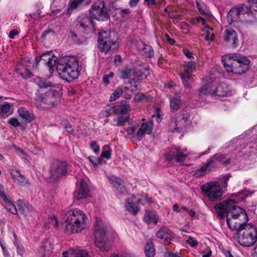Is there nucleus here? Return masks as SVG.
<instances>
[{"label": "nucleus", "instance_id": "nucleus-31", "mask_svg": "<svg viewBox=\"0 0 257 257\" xmlns=\"http://www.w3.org/2000/svg\"><path fill=\"white\" fill-rule=\"evenodd\" d=\"M66 5V0H54L52 3L51 8L54 11L60 12Z\"/></svg>", "mask_w": 257, "mask_h": 257}, {"label": "nucleus", "instance_id": "nucleus-12", "mask_svg": "<svg viewBox=\"0 0 257 257\" xmlns=\"http://www.w3.org/2000/svg\"><path fill=\"white\" fill-rule=\"evenodd\" d=\"M189 155L190 153L186 148H181L179 147L172 148L171 150L165 154L168 160H174L177 163L183 162Z\"/></svg>", "mask_w": 257, "mask_h": 257}, {"label": "nucleus", "instance_id": "nucleus-62", "mask_svg": "<svg viewBox=\"0 0 257 257\" xmlns=\"http://www.w3.org/2000/svg\"><path fill=\"white\" fill-rule=\"evenodd\" d=\"M9 123L15 127L19 126L20 124L18 119L16 118H11L9 120Z\"/></svg>", "mask_w": 257, "mask_h": 257}, {"label": "nucleus", "instance_id": "nucleus-42", "mask_svg": "<svg viewBox=\"0 0 257 257\" xmlns=\"http://www.w3.org/2000/svg\"><path fill=\"white\" fill-rule=\"evenodd\" d=\"M131 86L130 89L132 92L136 91L140 89V81L136 77L132 78L130 82Z\"/></svg>", "mask_w": 257, "mask_h": 257}, {"label": "nucleus", "instance_id": "nucleus-7", "mask_svg": "<svg viewBox=\"0 0 257 257\" xmlns=\"http://www.w3.org/2000/svg\"><path fill=\"white\" fill-rule=\"evenodd\" d=\"M117 35L113 31H104L98 34V48L101 52L107 53L118 47Z\"/></svg>", "mask_w": 257, "mask_h": 257}, {"label": "nucleus", "instance_id": "nucleus-48", "mask_svg": "<svg viewBox=\"0 0 257 257\" xmlns=\"http://www.w3.org/2000/svg\"><path fill=\"white\" fill-rule=\"evenodd\" d=\"M144 99H145L147 101H149L151 100V96H145L143 93H138L134 96V100L135 102H140Z\"/></svg>", "mask_w": 257, "mask_h": 257}, {"label": "nucleus", "instance_id": "nucleus-33", "mask_svg": "<svg viewBox=\"0 0 257 257\" xmlns=\"http://www.w3.org/2000/svg\"><path fill=\"white\" fill-rule=\"evenodd\" d=\"M142 49L141 51L142 54L145 57L151 58L154 55V51L152 47L144 43H142Z\"/></svg>", "mask_w": 257, "mask_h": 257}, {"label": "nucleus", "instance_id": "nucleus-29", "mask_svg": "<svg viewBox=\"0 0 257 257\" xmlns=\"http://www.w3.org/2000/svg\"><path fill=\"white\" fill-rule=\"evenodd\" d=\"M149 74V67L146 66L144 68H142L139 71H135L133 72L134 77H136L138 80H142L146 78V77Z\"/></svg>", "mask_w": 257, "mask_h": 257}, {"label": "nucleus", "instance_id": "nucleus-21", "mask_svg": "<svg viewBox=\"0 0 257 257\" xmlns=\"http://www.w3.org/2000/svg\"><path fill=\"white\" fill-rule=\"evenodd\" d=\"M153 124L152 121H149L146 123L143 122L136 135L139 137H143L146 134L150 135L153 130Z\"/></svg>", "mask_w": 257, "mask_h": 257}, {"label": "nucleus", "instance_id": "nucleus-1", "mask_svg": "<svg viewBox=\"0 0 257 257\" xmlns=\"http://www.w3.org/2000/svg\"><path fill=\"white\" fill-rule=\"evenodd\" d=\"M235 204L234 200L229 199L214 206L217 215L220 219L224 218L226 214L228 226L232 230L238 228L240 225L248 221L246 212Z\"/></svg>", "mask_w": 257, "mask_h": 257}, {"label": "nucleus", "instance_id": "nucleus-30", "mask_svg": "<svg viewBox=\"0 0 257 257\" xmlns=\"http://www.w3.org/2000/svg\"><path fill=\"white\" fill-rule=\"evenodd\" d=\"M180 99L181 96L178 94L170 98V107L172 111H176L180 108L181 105Z\"/></svg>", "mask_w": 257, "mask_h": 257}, {"label": "nucleus", "instance_id": "nucleus-19", "mask_svg": "<svg viewBox=\"0 0 257 257\" xmlns=\"http://www.w3.org/2000/svg\"><path fill=\"white\" fill-rule=\"evenodd\" d=\"M214 89V95L226 96L230 95L231 93V91L229 89L228 86L225 83H222L219 84L215 82Z\"/></svg>", "mask_w": 257, "mask_h": 257}, {"label": "nucleus", "instance_id": "nucleus-22", "mask_svg": "<svg viewBox=\"0 0 257 257\" xmlns=\"http://www.w3.org/2000/svg\"><path fill=\"white\" fill-rule=\"evenodd\" d=\"M92 0H72L69 2V7L67 12L68 14H71L73 10L84 5H89Z\"/></svg>", "mask_w": 257, "mask_h": 257}, {"label": "nucleus", "instance_id": "nucleus-36", "mask_svg": "<svg viewBox=\"0 0 257 257\" xmlns=\"http://www.w3.org/2000/svg\"><path fill=\"white\" fill-rule=\"evenodd\" d=\"M144 221L148 224H156L158 222V219L155 215L151 212H147L144 217Z\"/></svg>", "mask_w": 257, "mask_h": 257}, {"label": "nucleus", "instance_id": "nucleus-60", "mask_svg": "<svg viewBox=\"0 0 257 257\" xmlns=\"http://www.w3.org/2000/svg\"><path fill=\"white\" fill-rule=\"evenodd\" d=\"M14 244L17 248V252L21 255H22L24 252V248L23 246L18 242H14Z\"/></svg>", "mask_w": 257, "mask_h": 257}, {"label": "nucleus", "instance_id": "nucleus-32", "mask_svg": "<svg viewBox=\"0 0 257 257\" xmlns=\"http://www.w3.org/2000/svg\"><path fill=\"white\" fill-rule=\"evenodd\" d=\"M136 200V197L133 196L132 199V202H129V199H128L127 201V203L125 205V207L128 211L133 214L134 215H136L138 212V208L136 204L133 202Z\"/></svg>", "mask_w": 257, "mask_h": 257}, {"label": "nucleus", "instance_id": "nucleus-49", "mask_svg": "<svg viewBox=\"0 0 257 257\" xmlns=\"http://www.w3.org/2000/svg\"><path fill=\"white\" fill-rule=\"evenodd\" d=\"M88 159L94 168H96L98 165L102 164V160L100 158L91 156L88 157Z\"/></svg>", "mask_w": 257, "mask_h": 257}, {"label": "nucleus", "instance_id": "nucleus-44", "mask_svg": "<svg viewBox=\"0 0 257 257\" xmlns=\"http://www.w3.org/2000/svg\"><path fill=\"white\" fill-rule=\"evenodd\" d=\"M196 3L200 14L201 15L207 14L208 10L206 5L201 0H196Z\"/></svg>", "mask_w": 257, "mask_h": 257}, {"label": "nucleus", "instance_id": "nucleus-5", "mask_svg": "<svg viewBox=\"0 0 257 257\" xmlns=\"http://www.w3.org/2000/svg\"><path fill=\"white\" fill-rule=\"evenodd\" d=\"M222 63L227 72L240 74L248 69L250 61L244 56L234 53L224 57Z\"/></svg>", "mask_w": 257, "mask_h": 257}, {"label": "nucleus", "instance_id": "nucleus-23", "mask_svg": "<svg viewBox=\"0 0 257 257\" xmlns=\"http://www.w3.org/2000/svg\"><path fill=\"white\" fill-rule=\"evenodd\" d=\"M216 159L214 158V156L205 164L203 165L199 169L196 171V174L198 176H202L206 172L209 171L212 169L216 166Z\"/></svg>", "mask_w": 257, "mask_h": 257}, {"label": "nucleus", "instance_id": "nucleus-37", "mask_svg": "<svg viewBox=\"0 0 257 257\" xmlns=\"http://www.w3.org/2000/svg\"><path fill=\"white\" fill-rule=\"evenodd\" d=\"M145 253L147 257H154L155 254V250L152 242H148L145 248Z\"/></svg>", "mask_w": 257, "mask_h": 257}, {"label": "nucleus", "instance_id": "nucleus-25", "mask_svg": "<svg viewBox=\"0 0 257 257\" xmlns=\"http://www.w3.org/2000/svg\"><path fill=\"white\" fill-rule=\"evenodd\" d=\"M41 60L44 61V64L49 67L50 69L56 64L57 58L54 55L48 53L43 54L41 57Z\"/></svg>", "mask_w": 257, "mask_h": 257}, {"label": "nucleus", "instance_id": "nucleus-39", "mask_svg": "<svg viewBox=\"0 0 257 257\" xmlns=\"http://www.w3.org/2000/svg\"><path fill=\"white\" fill-rule=\"evenodd\" d=\"M156 236L158 238H160L165 240H169L171 238L170 234L168 232L167 229L165 228H161L156 233Z\"/></svg>", "mask_w": 257, "mask_h": 257}, {"label": "nucleus", "instance_id": "nucleus-11", "mask_svg": "<svg viewBox=\"0 0 257 257\" xmlns=\"http://www.w3.org/2000/svg\"><path fill=\"white\" fill-rule=\"evenodd\" d=\"M49 171L51 177L54 180L62 178L67 173V164L63 161L55 160L50 166Z\"/></svg>", "mask_w": 257, "mask_h": 257}, {"label": "nucleus", "instance_id": "nucleus-40", "mask_svg": "<svg viewBox=\"0 0 257 257\" xmlns=\"http://www.w3.org/2000/svg\"><path fill=\"white\" fill-rule=\"evenodd\" d=\"M6 203L5 208L8 211L10 212L13 214H17L18 213L17 209L15 205L11 200L10 198L8 199V201H4Z\"/></svg>", "mask_w": 257, "mask_h": 257}, {"label": "nucleus", "instance_id": "nucleus-46", "mask_svg": "<svg viewBox=\"0 0 257 257\" xmlns=\"http://www.w3.org/2000/svg\"><path fill=\"white\" fill-rule=\"evenodd\" d=\"M17 72L19 75H20L23 78L26 79L31 77L32 75L31 72L28 69H22L21 68H18L17 70Z\"/></svg>", "mask_w": 257, "mask_h": 257}, {"label": "nucleus", "instance_id": "nucleus-14", "mask_svg": "<svg viewBox=\"0 0 257 257\" xmlns=\"http://www.w3.org/2000/svg\"><path fill=\"white\" fill-rule=\"evenodd\" d=\"M89 192L87 184L81 179L79 182L77 183V189L74 192V198L77 200L86 198L88 196Z\"/></svg>", "mask_w": 257, "mask_h": 257}, {"label": "nucleus", "instance_id": "nucleus-8", "mask_svg": "<svg viewBox=\"0 0 257 257\" xmlns=\"http://www.w3.org/2000/svg\"><path fill=\"white\" fill-rule=\"evenodd\" d=\"M201 190L208 199L212 202L221 199L223 193L220 184L215 181L203 184L201 186Z\"/></svg>", "mask_w": 257, "mask_h": 257}, {"label": "nucleus", "instance_id": "nucleus-54", "mask_svg": "<svg viewBox=\"0 0 257 257\" xmlns=\"http://www.w3.org/2000/svg\"><path fill=\"white\" fill-rule=\"evenodd\" d=\"M90 146L91 149L96 154H97L99 153L100 147L96 141H91Z\"/></svg>", "mask_w": 257, "mask_h": 257}, {"label": "nucleus", "instance_id": "nucleus-56", "mask_svg": "<svg viewBox=\"0 0 257 257\" xmlns=\"http://www.w3.org/2000/svg\"><path fill=\"white\" fill-rule=\"evenodd\" d=\"M186 242L191 247H195L198 245V241L191 236H189Z\"/></svg>", "mask_w": 257, "mask_h": 257}, {"label": "nucleus", "instance_id": "nucleus-26", "mask_svg": "<svg viewBox=\"0 0 257 257\" xmlns=\"http://www.w3.org/2000/svg\"><path fill=\"white\" fill-rule=\"evenodd\" d=\"M95 245L102 251H108L111 246V242L110 240L105 238L95 239Z\"/></svg>", "mask_w": 257, "mask_h": 257}, {"label": "nucleus", "instance_id": "nucleus-55", "mask_svg": "<svg viewBox=\"0 0 257 257\" xmlns=\"http://www.w3.org/2000/svg\"><path fill=\"white\" fill-rule=\"evenodd\" d=\"M248 3L249 10L257 11V0H249Z\"/></svg>", "mask_w": 257, "mask_h": 257}, {"label": "nucleus", "instance_id": "nucleus-9", "mask_svg": "<svg viewBox=\"0 0 257 257\" xmlns=\"http://www.w3.org/2000/svg\"><path fill=\"white\" fill-rule=\"evenodd\" d=\"M90 15L92 18L102 21L107 20L109 17L108 10L103 1L95 3L92 6Z\"/></svg>", "mask_w": 257, "mask_h": 257}, {"label": "nucleus", "instance_id": "nucleus-59", "mask_svg": "<svg viewBox=\"0 0 257 257\" xmlns=\"http://www.w3.org/2000/svg\"><path fill=\"white\" fill-rule=\"evenodd\" d=\"M4 190V186L0 184V196L3 198L4 201H8V199L10 198V197L5 193Z\"/></svg>", "mask_w": 257, "mask_h": 257}, {"label": "nucleus", "instance_id": "nucleus-17", "mask_svg": "<svg viewBox=\"0 0 257 257\" xmlns=\"http://www.w3.org/2000/svg\"><path fill=\"white\" fill-rule=\"evenodd\" d=\"M224 40L230 45L231 47L236 48L238 44V39L236 32L230 28L226 29L224 33Z\"/></svg>", "mask_w": 257, "mask_h": 257}, {"label": "nucleus", "instance_id": "nucleus-41", "mask_svg": "<svg viewBox=\"0 0 257 257\" xmlns=\"http://www.w3.org/2000/svg\"><path fill=\"white\" fill-rule=\"evenodd\" d=\"M183 66L184 68L183 73L192 74L195 70V63L193 62H185Z\"/></svg>", "mask_w": 257, "mask_h": 257}, {"label": "nucleus", "instance_id": "nucleus-20", "mask_svg": "<svg viewBox=\"0 0 257 257\" xmlns=\"http://www.w3.org/2000/svg\"><path fill=\"white\" fill-rule=\"evenodd\" d=\"M53 247L50 241L45 240L40 246L38 251L41 257H46L50 255L52 252Z\"/></svg>", "mask_w": 257, "mask_h": 257}, {"label": "nucleus", "instance_id": "nucleus-43", "mask_svg": "<svg viewBox=\"0 0 257 257\" xmlns=\"http://www.w3.org/2000/svg\"><path fill=\"white\" fill-rule=\"evenodd\" d=\"M129 115H121L114 118L113 120L116 122L114 125L117 126L122 125L123 122L127 121L129 119Z\"/></svg>", "mask_w": 257, "mask_h": 257}, {"label": "nucleus", "instance_id": "nucleus-51", "mask_svg": "<svg viewBox=\"0 0 257 257\" xmlns=\"http://www.w3.org/2000/svg\"><path fill=\"white\" fill-rule=\"evenodd\" d=\"M109 179L113 186L116 189H118V187H119V186H120V184L121 183V180L119 178L113 175L109 177Z\"/></svg>", "mask_w": 257, "mask_h": 257}, {"label": "nucleus", "instance_id": "nucleus-6", "mask_svg": "<svg viewBox=\"0 0 257 257\" xmlns=\"http://www.w3.org/2000/svg\"><path fill=\"white\" fill-rule=\"evenodd\" d=\"M233 230L237 231V241L242 246H251L257 241V228L254 225L244 222Z\"/></svg>", "mask_w": 257, "mask_h": 257}, {"label": "nucleus", "instance_id": "nucleus-63", "mask_svg": "<svg viewBox=\"0 0 257 257\" xmlns=\"http://www.w3.org/2000/svg\"><path fill=\"white\" fill-rule=\"evenodd\" d=\"M48 35L54 36L55 32L53 31L50 30H47L45 31L42 35V38L44 39H46L47 36Z\"/></svg>", "mask_w": 257, "mask_h": 257}, {"label": "nucleus", "instance_id": "nucleus-35", "mask_svg": "<svg viewBox=\"0 0 257 257\" xmlns=\"http://www.w3.org/2000/svg\"><path fill=\"white\" fill-rule=\"evenodd\" d=\"M69 251L74 257H89L88 252L85 250L79 248H71Z\"/></svg>", "mask_w": 257, "mask_h": 257}, {"label": "nucleus", "instance_id": "nucleus-57", "mask_svg": "<svg viewBox=\"0 0 257 257\" xmlns=\"http://www.w3.org/2000/svg\"><path fill=\"white\" fill-rule=\"evenodd\" d=\"M64 125L65 130L69 134H70L73 135H74V130L72 127V126L69 122H64Z\"/></svg>", "mask_w": 257, "mask_h": 257}, {"label": "nucleus", "instance_id": "nucleus-27", "mask_svg": "<svg viewBox=\"0 0 257 257\" xmlns=\"http://www.w3.org/2000/svg\"><path fill=\"white\" fill-rule=\"evenodd\" d=\"M11 174L13 179L19 185L25 186L29 184L28 180L18 171H16L15 173H12Z\"/></svg>", "mask_w": 257, "mask_h": 257}, {"label": "nucleus", "instance_id": "nucleus-47", "mask_svg": "<svg viewBox=\"0 0 257 257\" xmlns=\"http://www.w3.org/2000/svg\"><path fill=\"white\" fill-rule=\"evenodd\" d=\"M133 72L134 71L130 69L123 70L121 72V78L123 79L129 78L130 80H132V78L134 77Z\"/></svg>", "mask_w": 257, "mask_h": 257}, {"label": "nucleus", "instance_id": "nucleus-28", "mask_svg": "<svg viewBox=\"0 0 257 257\" xmlns=\"http://www.w3.org/2000/svg\"><path fill=\"white\" fill-rule=\"evenodd\" d=\"M235 156L233 157L229 156L228 155L223 154H216L214 156V158L216 159V161L222 164H227L230 163H234L233 160L235 158Z\"/></svg>", "mask_w": 257, "mask_h": 257}, {"label": "nucleus", "instance_id": "nucleus-16", "mask_svg": "<svg viewBox=\"0 0 257 257\" xmlns=\"http://www.w3.org/2000/svg\"><path fill=\"white\" fill-rule=\"evenodd\" d=\"M107 226L101 220L96 218L94 225V236L95 239L105 238Z\"/></svg>", "mask_w": 257, "mask_h": 257}, {"label": "nucleus", "instance_id": "nucleus-64", "mask_svg": "<svg viewBox=\"0 0 257 257\" xmlns=\"http://www.w3.org/2000/svg\"><path fill=\"white\" fill-rule=\"evenodd\" d=\"M17 205L19 209L23 212L25 211V204L22 200H18L17 201Z\"/></svg>", "mask_w": 257, "mask_h": 257}, {"label": "nucleus", "instance_id": "nucleus-24", "mask_svg": "<svg viewBox=\"0 0 257 257\" xmlns=\"http://www.w3.org/2000/svg\"><path fill=\"white\" fill-rule=\"evenodd\" d=\"M130 108V105L126 102H122L113 106V113L121 114V115H128L127 111Z\"/></svg>", "mask_w": 257, "mask_h": 257}, {"label": "nucleus", "instance_id": "nucleus-58", "mask_svg": "<svg viewBox=\"0 0 257 257\" xmlns=\"http://www.w3.org/2000/svg\"><path fill=\"white\" fill-rule=\"evenodd\" d=\"M50 223L52 224L55 227L59 226L58 220L55 216H51L49 217Z\"/></svg>", "mask_w": 257, "mask_h": 257}, {"label": "nucleus", "instance_id": "nucleus-2", "mask_svg": "<svg viewBox=\"0 0 257 257\" xmlns=\"http://www.w3.org/2000/svg\"><path fill=\"white\" fill-rule=\"evenodd\" d=\"M37 85L41 88H50L45 93H38L35 99L47 105L48 108L57 106L61 99V94L60 93V88L53 86L52 83L42 78H38L36 80Z\"/></svg>", "mask_w": 257, "mask_h": 257}, {"label": "nucleus", "instance_id": "nucleus-52", "mask_svg": "<svg viewBox=\"0 0 257 257\" xmlns=\"http://www.w3.org/2000/svg\"><path fill=\"white\" fill-rule=\"evenodd\" d=\"M10 108L11 106L8 103L1 105L0 110V117H3L4 114L7 113L10 111Z\"/></svg>", "mask_w": 257, "mask_h": 257}, {"label": "nucleus", "instance_id": "nucleus-53", "mask_svg": "<svg viewBox=\"0 0 257 257\" xmlns=\"http://www.w3.org/2000/svg\"><path fill=\"white\" fill-rule=\"evenodd\" d=\"M113 113V106L104 108L101 111V115L103 117H108L112 113Z\"/></svg>", "mask_w": 257, "mask_h": 257}, {"label": "nucleus", "instance_id": "nucleus-34", "mask_svg": "<svg viewBox=\"0 0 257 257\" xmlns=\"http://www.w3.org/2000/svg\"><path fill=\"white\" fill-rule=\"evenodd\" d=\"M18 113L20 116L27 121L30 122L33 119V116L29 114L27 109L24 107L19 108L18 109Z\"/></svg>", "mask_w": 257, "mask_h": 257}, {"label": "nucleus", "instance_id": "nucleus-13", "mask_svg": "<svg viewBox=\"0 0 257 257\" xmlns=\"http://www.w3.org/2000/svg\"><path fill=\"white\" fill-rule=\"evenodd\" d=\"M249 9L245 5L241 7H235L231 9L228 13L226 20L230 25L240 20V16L249 12Z\"/></svg>", "mask_w": 257, "mask_h": 257}, {"label": "nucleus", "instance_id": "nucleus-45", "mask_svg": "<svg viewBox=\"0 0 257 257\" xmlns=\"http://www.w3.org/2000/svg\"><path fill=\"white\" fill-rule=\"evenodd\" d=\"M111 149L108 146L105 145L103 147L100 157L106 159H109L111 158Z\"/></svg>", "mask_w": 257, "mask_h": 257}, {"label": "nucleus", "instance_id": "nucleus-10", "mask_svg": "<svg viewBox=\"0 0 257 257\" xmlns=\"http://www.w3.org/2000/svg\"><path fill=\"white\" fill-rule=\"evenodd\" d=\"M189 115L187 111L183 110L177 114V116L171 121L170 126L173 132L183 131L188 123Z\"/></svg>", "mask_w": 257, "mask_h": 257}, {"label": "nucleus", "instance_id": "nucleus-18", "mask_svg": "<svg viewBox=\"0 0 257 257\" xmlns=\"http://www.w3.org/2000/svg\"><path fill=\"white\" fill-rule=\"evenodd\" d=\"M215 81L211 82L203 85L197 92L196 95L199 100L202 99L205 95H214Z\"/></svg>", "mask_w": 257, "mask_h": 257}, {"label": "nucleus", "instance_id": "nucleus-61", "mask_svg": "<svg viewBox=\"0 0 257 257\" xmlns=\"http://www.w3.org/2000/svg\"><path fill=\"white\" fill-rule=\"evenodd\" d=\"M138 125H132L130 127H128L126 132L128 135H134L138 128Z\"/></svg>", "mask_w": 257, "mask_h": 257}, {"label": "nucleus", "instance_id": "nucleus-4", "mask_svg": "<svg viewBox=\"0 0 257 257\" xmlns=\"http://www.w3.org/2000/svg\"><path fill=\"white\" fill-rule=\"evenodd\" d=\"M56 68L60 77L63 80L70 81L78 77L79 62L75 57L60 58L57 63Z\"/></svg>", "mask_w": 257, "mask_h": 257}, {"label": "nucleus", "instance_id": "nucleus-38", "mask_svg": "<svg viewBox=\"0 0 257 257\" xmlns=\"http://www.w3.org/2000/svg\"><path fill=\"white\" fill-rule=\"evenodd\" d=\"M180 76L184 86L189 89L191 88L192 86L190 84V81L192 78V74L181 73L180 74Z\"/></svg>", "mask_w": 257, "mask_h": 257}, {"label": "nucleus", "instance_id": "nucleus-3", "mask_svg": "<svg viewBox=\"0 0 257 257\" xmlns=\"http://www.w3.org/2000/svg\"><path fill=\"white\" fill-rule=\"evenodd\" d=\"M65 214V231L67 233H79L87 228L88 218L82 210L75 208L66 211Z\"/></svg>", "mask_w": 257, "mask_h": 257}, {"label": "nucleus", "instance_id": "nucleus-15", "mask_svg": "<svg viewBox=\"0 0 257 257\" xmlns=\"http://www.w3.org/2000/svg\"><path fill=\"white\" fill-rule=\"evenodd\" d=\"M93 18L85 15H81L78 19L76 28L82 32L85 31L88 28L93 27Z\"/></svg>", "mask_w": 257, "mask_h": 257}, {"label": "nucleus", "instance_id": "nucleus-50", "mask_svg": "<svg viewBox=\"0 0 257 257\" xmlns=\"http://www.w3.org/2000/svg\"><path fill=\"white\" fill-rule=\"evenodd\" d=\"M122 93V90L121 88L118 87L115 91L112 93L111 96L110 97L109 100L110 101H115L116 99L118 98L120 95Z\"/></svg>", "mask_w": 257, "mask_h": 257}]
</instances>
